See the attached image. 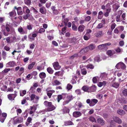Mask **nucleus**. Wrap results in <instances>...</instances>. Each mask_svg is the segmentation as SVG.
Listing matches in <instances>:
<instances>
[{
    "label": "nucleus",
    "mask_w": 127,
    "mask_h": 127,
    "mask_svg": "<svg viewBox=\"0 0 127 127\" xmlns=\"http://www.w3.org/2000/svg\"><path fill=\"white\" fill-rule=\"evenodd\" d=\"M44 105L47 107L46 110L47 111H50L54 110L56 108L55 106L52 104L51 102L45 101L43 103Z\"/></svg>",
    "instance_id": "1"
},
{
    "label": "nucleus",
    "mask_w": 127,
    "mask_h": 127,
    "mask_svg": "<svg viewBox=\"0 0 127 127\" xmlns=\"http://www.w3.org/2000/svg\"><path fill=\"white\" fill-rule=\"evenodd\" d=\"M115 67L118 69H120V68L124 69L126 68V65L124 63L120 62L116 64Z\"/></svg>",
    "instance_id": "2"
},
{
    "label": "nucleus",
    "mask_w": 127,
    "mask_h": 127,
    "mask_svg": "<svg viewBox=\"0 0 127 127\" xmlns=\"http://www.w3.org/2000/svg\"><path fill=\"white\" fill-rule=\"evenodd\" d=\"M97 47L98 49L103 51H106L108 49V47L105 46L104 44L99 45L97 46Z\"/></svg>",
    "instance_id": "3"
},
{
    "label": "nucleus",
    "mask_w": 127,
    "mask_h": 127,
    "mask_svg": "<svg viewBox=\"0 0 127 127\" xmlns=\"http://www.w3.org/2000/svg\"><path fill=\"white\" fill-rule=\"evenodd\" d=\"M113 119L115 122L119 124H121L122 123L121 120L119 118L116 116H114L113 117Z\"/></svg>",
    "instance_id": "4"
},
{
    "label": "nucleus",
    "mask_w": 127,
    "mask_h": 127,
    "mask_svg": "<svg viewBox=\"0 0 127 127\" xmlns=\"http://www.w3.org/2000/svg\"><path fill=\"white\" fill-rule=\"evenodd\" d=\"M53 65L55 69L56 70L59 69L61 67L58 62H55L53 64Z\"/></svg>",
    "instance_id": "5"
},
{
    "label": "nucleus",
    "mask_w": 127,
    "mask_h": 127,
    "mask_svg": "<svg viewBox=\"0 0 127 127\" xmlns=\"http://www.w3.org/2000/svg\"><path fill=\"white\" fill-rule=\"evenodd\" d=\"M23 121V118L20 117L18 118L15 120H14L13 122L14 124L15 125L17 124L20 123L22 122Z\"/></svg>",
    "instance_id": "6"
},
{
    "label": "nucleus",
    "mask_w": 127,
    "mask_h": 127,
    "mask_svg": "<svg viewBox=\"0 0 127 127\" xmlns=\"http://www.w3.org/2000/svg\"><path fill=\"white\" fill-rule=\"evenodd\" d=\"M96 90V87L95 85H93L91 87H89L88 93L94 92Z\"/></svg>",
    "instance_id": "7"
},
{
    "label": "nucleus",
    "mask_w": 127,
    "mask_h": 127,
    "mask_svg": "<svg viewBox=\"0 0 127 127\" xmlns=\"http://www.w3.org/2000/svg\"><path fill=\"white\" fill-rule=\"evenodd\" d=\"M104 35L102 31H99L95 33V36L96 37H100Z\"/></svg>",
    "instance_id": "8"
},
{
    "label": "nucleus",
    "mask_w": 127,
    "mask_h": 127,
    "mask_svg": "<svg viewBox=\"0 0 127 127\" xmlns=\"http://www.w3.org/2000/svg\"><path fill=\"white\" fill-rule=\"evenodd\" d=\"M73 115L74 117L77 118L81 116L82 114L80 111H75L73 112Z\"/></svg>",
    "instance_id": "9"
},
{
    "label": "nucleus",
    "mask_w": 127,
    "mask_h": 127,
    "mask_svg": "<svg viewBox=\"0 0 127 127\" xmlns=\"http://www.w3.org/2000/svg\"><path fill=\"white\" fill-rule=\"evenodd\" d=\"M97 121L98 123L101 126L104 125L105 124V121L102 118L98 119Z\"/></svg>",
    "instance_id": "10"
},
{
    "label": "nucleus",
    "mask_w": 127,
    "mask_h": 127,
    "mask_svg": "<svg viewBox=\"0 0 127 127\" xmlns=\"http://www.w3.org/2000/svg\"><path fill=\"white\" fill-rule=\"evenodd\" d=\"M89 48L88 46L84 48L80 51L79 52L80 53V54H84L85 53L87 52L89 50Z\"/></svg>",
    "instance_id": "11"
},
{
    "label": "nucleus",
    "mask_w": 127,
    "mask_h": 127,
    "mask_svg": "<svg viewBox=\"0 0 127 127\" xmlns=\"http://www.w3.org/2000/svg\"><path fill=\"white\" fill-rule=\"evenodd\" d=\"M98 100L96 99H94L91 100V102L89 104V105L90 106H94L98 102Z\"/></svg>",
    "instance_id": "12"
},
{
    "label": "nucleus",
    "mask_w": 127,
    "mask_h": 127,
    "mask_svg": "<svg viewBox=\"0 0 127 127\" xmlns=\"http://www.w3.org/2000/svg\"><path fill=\"white\" fill-rule=\"evenodd\" d=\"M106 54L108 56H111L115 53V52L113 50H108L106 52Z\"/></svg>",
    "instance_id": "13"
},
{
    "label": "nucleus",
    "mask_w": 127,
    "mask_h": 127,
    "mask_svg": "<svg viewBox=\"0 0 127 127\" xmlns=\"http://www.w3.org/2000/svg\"><path fill=\"white\" fill-rule=\"evenodd\" d=\"M16 65L15 62L13 61L9 62L7 64V65L8 66V67H13Z\"/></svg>",
    "instance_id": "14"
},
{
    "label": "nucleus",
    "mask_w": 127,
    "mask_h": 127,
    "mask_svg": "<svg viewBox=\"0 0 127 127\" xmlns=\"http://www.w3.org/2000/svg\"><path fill=\"white\" fill-rule=\"evenodd\" d=\"M85 26L83 25H80L78 28V31L80 32H82L85 28Z\"/></svg>",
    "instance_id": "15"
},
{
    "label": "nucleus",
    "mask_w": 127,
    "mask_h": 127,
    "mask_svg": "<svg viewBox=\"0 0 127 127\" xmlns=\"http://www.w3.org/2000/svg\"><path fill=\"white\" fill-rule=\"evenodd\" d=\"M77 77L76 76H73L72 79L71 81V83L72 84H75L76 83V81L77 80Z\"/></svg>",
    "instance_id": "16"
},
{
    "label": "nucleus",
    "mask_w": 127,
    "mask_h": 127,
    "mask_svg": "<svg viewBox=\"0 0 127 127\" xmlns=\"http://www.w3.org/2000/svg\"><path fill=\"white\" fill-rule=\"evenodd\" d=\"M9 15L11 17H13L16 15V13L15 10H13L9 13Z\"/></svg>",
    "instance_id": "17"
},
{
    "label": "nucleus",
    "mask_w": 127,
    "mask_h": 127,
    "mask_svg": "<svg viewBox=\"0 0 127 127\" xmlns=\"http://www.w3.org/2000/svg\"><path fill=\"white\" fill-rule=\"evenodd\" d=\"M120 7L119 4L117 3H115L112 5V7L113 9V10L116 11Z\"/></svg>",
    "instance_id": "18"
},
{
    "label": "nucleus",
    "mask_w": 127,
    "mask_h": 127,
    "mask_svg": "<svg viewBox=\"0 0 127 127\" xmlns=\"http://www.w3.org/2000/svg\"><path fill=\"white\" fill-rule=\"evenodd\" d=\"M18 31L21 34H24L25 33V32L24 31L23 28L20 26L18 29Z\"/></svg>",
    "instance_id": "19"
},
{
    "label": "nucleus",
    "mask_w": 127,
    "mask_h": 127,
    "mask_svg": "<svg viewBox=\"0 0 127 127\" xmlns=\"http://www.w3.org/2000/svg\"><path fill=\"white\" fill-rule=\"evenodd\" d=\"M39 77L41 79L45 78L46 76V75L44 72H42L40 73L39 75Z\"/></svg>",
    "instance_id": "20"
},
{
    "label": "nucleus",
    "mask_w": 127,
    "mask_h": 127,
    "mask_svg": "<svg viewBox=\"0 0 127 127\" xmlns=\"http://www.w3.org/2000/svg\"><path fill=\"white\" fill-rule=\"evenodd\" d=\"M117 112L119 114L121 115H123L125 114V112L122 110L118 109Z\"/></svg>",
    "instance_id": "21"
},
{
    "label": "nucleus",
    "mask_w": 127,
    "mask_h": 127,
    "mask_svg": "<svg viewBox=\"0 0 127 127\" xmlns=\"http://www.w3.org/2000/svg\"><path fill=\"white\" fill-rule=\"evenodd\" d=\"M12 28V26L10 25L7 24L6 25L5 28L7 32H9L10 31V28L11 29Z\"/></svg>",
    "instance_id": "22"
},
{
    "label": "nucleus",
    "mask_w": 127,
    "mask_h": 127,
    "mask_svg": "<svg viewBox=\"0 0 127 127\" xmlns=\"http://www.w3.org/2000/svg\"><path fill=\"white\" fill-rule=\"evenodd\" d=\"M89 121L95 123L96 122V121L95 119L92 116H91L89 117Z\"/></svg>",
    "instance_id": "23"
},
{
    "label": "nucleus",
    "mask_w": 127,
    "mask_h": 127,
    "mask_svg": "<svg viewBox=\"0 0 127 127\" xmlns=\"http://www.w3.org/2000/svg\"><path fill=\"white\" fill-rule=\"evenodd\" d=\"M82 89L85 92H88L89 87L87 85H85L82 87Z\"/></svg>",
    "instance_id": "24"
},
{
    "label": "nucleus",
    "mask_w": 127,
    "mask_h": 127,
    "mask_svg": "<svg viewBox=\"0 0 127 127\" xmlns=\"http://www.w3.org/2000/svg\"><path fill=\"white\" fill-rule=\"evenodd\" d=\"M66 95V94H62V95H58L57 96V102H59L60 100L63 98V96L62 95Z\"/></svg>",
    "instance_id": "25"
},
{
    "label": "nucleus",
    "mask_w": 127,
    "mask_h": 127,
    "mask_svg": "<svg viewBox=\"0 0 127 127\" xmlns=\"http://www.w3.org/2000/svg\"><path fill=\"white\" fill-rule=\"evenodd\" d=\"M103 15V12L101 11H99L98 13L97 17L99 19H101L102 18Z\"/></svg>",
    "instance_id": "26"
},
{
    "label": "nucleus",
    "mask_w": 127,
    "mask_h": 127,
    "mask_svg": "<svg viewBox=\"0 0 127 127\" xmlns=\"http://www.w3.org/2000/svg\"><path fill=\"white\" fill-rule=\"evenodd\" d=\"M78 57V53H76L71 56L70 57V59L71 60H73L75 58H77Z\"/></svg>",
    "instance_id": "27"
},
{
    "label": "nucleus",
    "mask_w": 127,
    "mask_h": 127,
    "mask_svg": "<svg viewBox=\"0 0 127 127\" xmlns=\"http://www.w3.org/2000/svg\"><path fill=\"white\" fill-rule=\"evenodd\" d=\"M25 3L28 5H30L32 4L31 0H24Z\"/></svg>",
    "instance_id": "28"
},
{
    "label": "nucleus",
    "mask_w": 127,
    "mask_h": 127,
    "mask_svg": "<svg viewBox=\"0 0 127 127\" xmlns=\"http://www.w3.org/2000/svg\"><path fill=\"white\" fill-rule=\"evenodd\" d=\"M45 8L43 7H40L39 9L40 12L42 14H44L45 13Z\"/></svg>",
    "instance_id": "29"
},
{
    "label": "nucleus",
    "mask_w": 127,
    "mask_h": 127,
    "mask_svg": "<svg viewBox=\"0 0 127 127\" xmlns=\"http://www.w3.org/2000/svg\"><path fill=\"white\" fill-rule=\"evenodd\" d=\"M120 84L117 83L115 82L112 85V86L115 88H117L119 87Z\"/></svg>",
    "instance_id": "30"
},
{
    "label": "nucleus",
    "mask_w": 127,
    "mask_h": 127,
    "mask_svg": "<svg viewBox=\"0 0 127 127\" xmlns=\"http://www.w3.org/2000/svg\"><path fill=\"white\" fill-rule=\"evenodd\" d=\"M55 75L57 76H62L63 75V73L62 72L59 71L56 72L55 73Z\"/></svg>",
    "instance_id": "31"
},
{
    "label": "nucleus",
    "mask_w": 127,
    "mask_h": 127,
    "mask_svg": "<svg viewBox=\"0 0 127 127\" xmlns=\"http://www.w3.org/2000/svg\"><path fill=\"white\" fill-rule=\"evenodd\" d=\"M88 47L89 48V50L91 51L93 50L95 48V46L93 44H91Z\"/></svg>",
    "instance_id": "32"
},
{
    "label": "nucleus",
    "mask_w": 127,
    "mask_h": 127,
    "mask_svg": "<svg viewBox=\"0 0 127 127\" xmlns=\"http://www.w3.org/2000/svg\"><path fill=\"white\" fill-rule=\"evenodd\" d=\"M35 62H33L32 63L29 65L28 67V68L29 69H32L34 65L35 64Z\"/></svg>",
    "instance_id": "33"
},
{
    "label": "nucleus",
    "mask_w": 127,
    "mask_h": 127,
    "mask_svg": "<svg viewBox=\"0 0 127 127\" xmlns=\"http://www.w3.org/2000/svg\"><path fill=\"white\" fill-rule=\"evenodd\" d=\"M47 71L49 73L51 74H53L54 72V71L50 67L47 68Z\"/></svg>",
    "instance_id": "34"
},
{
    "label": "nucleus",
    "mask_w": 127,
    "mask_h": 127,
    "mask_svg": "<svg viewBox=\"0 0 127 127\" xmlns=\"http://www.w3.org/2000/svg\"><path fill=\"white\" fill-rule=\"evenodd\" d=\"M101 59H100V57H95L94 58V61L95 62H99L101 61Z\"/></svg>",
    "instance_id": "35"
},
{
    "label": "nucleus",
    "mask_w": 127,
    "mask_h": 127,
    "mask_svg": "<svg viewBox=\"0 0 127 127\" xmlns=\"http://www.w3.org/2000/svg\"><path fill=\"white\" fill-rule=\"evenodd\" d=\"M63 111L64 113H68L69 112V110L68 108L67 107H65L63 109Z\"/></svg>",
    "instance_id": "36"
},
{
    "label": "nucleus",
    "mask_w": 127,
    "mask_h": 127,
    "mask_svg": "<svg viewBox=\"0 0 127 127\" xmlns=\"http://www.w3.org/2000/svg\"><path fill=\"white\" fill-rule=\"evenodd\" d=\"M86 67L88 68H89L91 69H93L94 68V66L93 64H88Z\"/></svg>",
    "instance_id": "37"
},
{
    "label": "nucleus",
    "mask_w": 127,
    "mask_h": 127,
    "mask_svg": "<svg viewBox=\"0 0 127 127\" xmlns=\"http://www.w3.org/2000/svg\"><path fill=\"white\" fill-rule=\"evenodd\" d=\"M2 58L4 59H5L6 58V52L4 51H2Z\"/></svg>",
    "instance_id": "38"
},
{
    "label": "nucleus",
    "mask_w": 127,
    "mask_h": 127,
    "mask_svg": "<svg viewBox=\"0 0 127 127\" xmlns=\"http://www.w3.org/2000/svg\"><path fill=\"white\" fill-rule=\"evenodd\" d=\"M67 99L70 101L72 100L73 98V97L72 95H68L66 97Z\"/></svg>",
    "instance_id": "39"
},
{
    "label": "nucleus",
    "mask_w": 127,
    "mask_h": 127,
    "mask_svg": "<svg viewBox=\"0 0 127 127\" xmlns=\"http://www.w3.org/2000/svg\"><path fill=\"white\" fill-rule=\"evenodd\" d=\"M54 83L56 85H58L61 84V82L57 80H56L54 81Z\"/></svg>",
    "instance_id": "40"
},
{
    "label": "nucleus",
    "mask_w": 127,
    "mask_h": 127,
    "mask_svg": "<svg viewBox=\"0 0 127 127\" xmlns=\"http://www.w3.org/2000/svg\"><path fill=\"white\" fill-rule=\"evenodd\" d=\"M72 29L74 31H77V27L74 24H72Z\"/></svg>",
    "instance_id": "41"
},
{
    "label": "nucleus",
    "mask_w": 127,
    "mask_h": 127,
    "mask_svg": "<svg viewBox=\"0 0 127 127\" xmlns=\"http://www.w3.org/2000/svg\"><path fill=\"white\" fill-rule=\"evenodd\" d=\"M120 15H119L118 14L116 16V21L117 22H120L121 21V20L120 19Z\"/></svg>",
    "instance_id": "42"
},
{
    "label": "nucleus",
    "mask_w": 127,
    "mask_h": 127,
    "mask_svg": "<svg viewBox=\"0 0 127 127\" xmlns=\"http://www.w3.org/2000/svg\"><path fill=\"white\" fill-rule=\"evenodd\" d=\"M73 124V123L70 121L66 122L65 123V125L66 126L71 125Z\"/></svg>",
    "instance_id": "43"
},
{
    "label": "nucleus",
    "mask_w": 127,
    "mask_h": 127,
    "mask_svg": "<svg viewBox=\"0 0 127 127\" xmlns=\"http://www.w3.org/2000/svg\"><path fill=\"white\" fill-rule=\"evenodd\" d=\"M72 86L70 84H68L67 86V89L68 90H69L72 89Z\"/></svg>",
    "instance_id": "44"
},
{
    "label": "nucleus",
    "mask_w": 127,
    "mask_h": 127,
    "mask_svg": "<svg viewBox=\"0 0 127 127\" xmlns=\"http://www.w3.org/2000/svg\"><path fill=\"white\" fill-rule=\"evenodd\" d=\"M69 20L68 18H66L64 19L63 20V22L64 24V25L66 26L67 25V23L68 22Z\"/></svg>",
    "instance_id": "45"
},
{
    "label": "nucleus",
    "mask_w": 127,
    "mask_h": 127,
    "mask_svg": "<svg viewBox=\"0 0 127 127\" xmlns=\"http://www.w3.org/2000/svg\"><path fill=\"white\" fill-rule=\"evenodd\" d=\"M91 17L90 16H88L85 18V20L86 22H89L91 19Z\"/></svg>",
    "instance_id": "46"
},
{
    "label": "nucleus",
    "mask_w": 127,
    "mask_h": 127,
    "mask_svg": "<svg viewBox=\"0 0 127 127\" xmlns=\"http://www.w3.org/2000/svg\"><path fill=\"white\" fill-rule=\"evenodd\" d=\"M14 10H15L16 9L17 10V11H18L19 10H22V7H17L16 6H15L14 8Z\"/></svg>",
    "instance_id": "47"
},
{
    "label": "nucleus",
    "mask_w": 127,
    "mask_h": 127,
    "mask_svg": "<svg viewBox=\"0 0 127 127\" xmlns=\"http://www.w3.org/2000/svg\"><path fill=\"white\" fill-rule=\"evenodd\" d=\"M30 16V14H27L26 15L24 16L23 17V18L25 20L27 19Z\"/></svg>",
    "instance_id": "48"
},
{
    "label": "nucleus",
    "mask_w": 127,
    "mask_h": 127,
    "mask_svg": "<svg viewBox=\"0 0 127 127\" xmlns=\"http://www.w3.org/2000/svg\"><path fill=\"white\" fill-rule=\"evenodd\" d=\"M81 73L83 75H85L87 73V71L86 69H82L81 71Z\"/></svg>",
    "instance_id": "49"
},
{
    "label": "nucleus",
    "mask_w": 127,
    "mask_h": 127,
    "mask_svg": "<svg viewBox=\"0 0 127 127\" xmlns=\"http://www.w3.org/2000/svg\"><path fill=\"white\" fill-rule=\"evenodd\" d=\"M24 8H26V12L27 13V14H29L30 13V11L29 8L26 6H25L23 7Z\"/></svg>",
    "instance_id": "50"
},
{
    "label": "nucleus",
    "mask_w": 127,
    "mask_h": 127,
    "mask_svg": "<svg viewBox=\"0 0 127 127\" xmlns=\"http://www.w3.org/2000/svg\"><path fill=\"white\" fill-rule=\"evenodd\" d=\"M11 70V69L10 68H6L4 70L2 71V72L3 73H6L8 72L9 71H10Z\"/></svg>",
    "instance_id": "51"
},
{
    "label": "nucleus",
    "mask_w": 127,
    "mask_h": 127,
    "mask_svg": "<svg viewBox=\"0 0 127 127\" xmlns=\"http://www.w3.org/2000/svg\"><path fill=\"white\" fill-rule=\"evenodd\" d=\"M103 27V24L102 23H100L96 27V28L97 29H99L102 28Z\"/></svg>",
    "instance_id": "52"
},
{
    "label": "nucleus",
    "mask_w": 127,
    "mask_h": 127,
    "mask_svg": "<svg viewBox=\"0 0 127 127\" xmlns=\"http://www.w3.org/2000/svg\"><path fill=\"white\" fill-rule=\"evenodd\" d=\"M123 94L125 96H127V89H125L123 91Z\"/></svg>",
    "instance_id": "53"
},
{
    "label": "nucleus",
    "mask_w": 127,
    "mask_h": 127,
    "mask_svg": "<svg viewBox=\"0 0 127 127\" xmlns=\"http://www.w3.org/2000/svg\"><path fill=\"white\" fill-rule=\"evenodd\" d=\"M52 95V92H48V91L47 92V95L49 97V98H51Z\"/></svg>",
    "instance_id": "54"
},
{
    "label": "nucleus",
    "mask_w": 127,
    "mask_h": 127,
    "mask_svg": "<svg viewBox=\"0 0 127 127\" xmlns=\"http://www.w3.org/2000/svg\"><path fill=\"white\" fill-rule=\"evenodd\" d=\"M26 93V90H24L22 92V93L20 92V95L21 96H23L24 95H25Z\"/></svg>",
    "instance_id": "55"
},
{
    "label": "nucleus",
    "mask_w": 127,
    "mask_h": 127,
    "mask_svg": "<svg viewBox=\"0 0 127 127\" xmlns=\"http://www.w3.org/2000/svg\"><path fill=\"white\" fill-rule=\"evenodd\" d=\"M7 88V87L6 85H3L2 88H1V90L2 91H5L6 89Z\"/></svg>",
    "instance_id": "56"
},
{
    "label": "nucleus",
    "mask_w": 127,
    "mask_h": 127,
    "mask_svg": "<svg viewBox=\"0 0 127 127\" xmlns=\"http://www.w3.org/2000/svg\"><path fill=\"white\" fill-rule=\"evenodd\" d=\"M126 13H124L122 15L121 17L122 18L123 20H126Z\"/></svg>",
    "instance_id": "57"
},
{
    "label": "nucleus",
    "mask_w": 127,
    "mask_h": 127,
    "mask_svg": "<svg viewBox=\"0 0 127 127\" xmlns=\"http://www.w3.org/2000/svg\"><path fill=\"white\" fill-rule=\"evenodd\" d=\"M45 31V29L43 28H41L39 30V31H38V33H41L43 32H44Z\"/></svg>",
    "instance_id": "58"
},
{
    "label": "nucleus",
    "mask_w": 127,
    "mask_h": 127,
    "mask_svg": "<svg viewBox=\"0 0 127 127\" xmlns=\"http://www.w3.org/2000/svg\"><path fill=\"white\" fill-rule=\"evenodd\" d=\"M92 80L93 82L94 83H96L97 81V78H96V77H94L93 78Z\"/></svg>",
    "instance_id": "59"
},
{
    "label": "nucleus",
    "mask_w": 127,
    "mask_h": 127,
    "mask_svg": "<svg viewBox=\"0 0 127 127\" xmlns=\"http://www.w3.org/2000/svg\"><path fill=\"white\" fill-rule=\"evenodd\" d=\"M35 94H32L30 96V97L31 98V100L32 101L35 98Z\"/></svg>",
    "instance_id": "60"
},
{
    "label": "nucleus",
    "mask_w": 127,
    "mask_h": 127,
    "mask_svg": "<svg viewBox=\"0 0 127 127\" xmlns=\"http://www.w3.org/2000/svg\"><path fill=\"white\" fill-rule=\"evenodd\" d=\"M27 29L29 30H32V25L31 24H29L28 25H27Z\"/></svg>",
    "instance_id": "61"
},
{
    "label": "nucleus",
    "mask_w": 127,
    "mask_h": 127,
    "mask_svg": "<svg viewBox=\"0 0 127 127\" xmlns=\"http://www.w3.org/2000/svg\"><path fill=\"white\" fill-rule=\"evenodd\" d=\"M53 14L57 15L59 13V12L57 9H56L55 10L53 11Z\"/></svg>",
    "instance_id": "62"
},
{
    "label": "nucleus",
    "mask_w": 127,
    "mask_h": 127,
    "mask_svg": "<svg viewBox=\"0 0 127 127\" xmlns=\"http://www.w3.org/2000/svg\"><path fill=\"white\" fill-rule=\"evenodd\" d=\"M116 26V24L115 23H113L111 25V29L112 30L115 28Z\"/></svg>",
    "instance_id": "63"
},
{
    "label": "nucleus",
    "mask_w": 127,
    "mask_h": 127,
    "mask_svg": "<svg viewBox=\"0 0 127 127\" xmlns=\"http://www.w3.org/2000/svg\"><path fill=\"white\" fill-rule=\"evenodd\" d=\"M24 68L23 67H21L20 68L19 71L21 72V73H23L24 72Z\"/></svg>",
    "instance_id": "64"
}]
</instances>
